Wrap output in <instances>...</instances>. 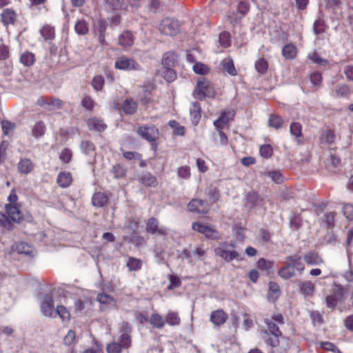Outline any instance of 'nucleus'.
<instances>
[{
  "label": "nucleus",
  "mask_w": 353,
  "mask_h": 353,
  "mask_svg": "<svg viewBox=\"0 0 353 353\" xmlns=\"http://www.w3.org/2000/svg\"><path fill=\"white\" fill-rule=\"evenodd\" d=\"M131 326L128 323L123 322L121 326V336L119 342H112L107 345L108 353H121L122 349H128L131 345Z\"/></svg>",
  "instance_id": "1"
},
{
  "label": "nucleus",
  "mask_w": 353,
  "mask_h": 353,
  "mask_svg": "<svg viewBox=\"0 0 353 353\" xmlns=\"http://www.w3.org/2000/svg\"><path fill=\"white\" fill-rule=\"evenodd\" d=\"M194 94L200 100L205 97L213 98L215 95L214 88L210 81L204 77L198 79Z\"/></svg>",
  "instance_id": "2"
},
{
  "label": "nucleus",
  "mask_w": 353,
  "mask_h": 353,
  "mask_svg": "<svg viewBox=\"0 0 353 353\" xmlns=\"http://www.w3.org/2000/svg\"><path fill=\"white\" fill-rule=\"evenodd\" d=\"M137 134L143 139L151 143L152 149L157 150L156 141L159 138V132L154 125H144L139 126Z\"/></svg>",
  "instance_id": "3"
},
{
  "label": "nucleus",
  "mask_w": 353,
  "mask_h": 353,
  "mask_svg": "<svg viewBox=\"0 0 353 353\" xmlns=\"http://www.w3.org/2000/svg\"><path fill=\"white\" fill-rule=\"evenodd\" d=\"M115 68L125 71H141V65L133 58L125 55L119 57L114 62Z\"/></svg>",
  "instance_id": "4"
},
{
  "label": "nucleus",
  "mask_w": 353,
  "mask_h": 353,
  "mask_svg": "<svg viewBox=\"0 0 353 353\" xmlns=\"http://www.w3.org/2000/svg\"><path fill=\"white\" fill-rule=\"evenodd\" d=\"M229 248H234V245L232 243L230 244L227 243H221L219 247L214 249V253L227 262L232 261L237 259L239 256V254L235 250H229Z\"/></svg>",
  "instance_id": "5"
},
{
  "label": "nucleus",
  "mask_w": 353,
  "mask_h": 353,
  "mask_svg": "<svg viewBox=\"0 0 353 353\" xmlns=\"http://www.w3.org/2000/svg\"><path fill=\"white\" fill-rule=\"evenodd\" d=\"M159 30L163 34L173 37L179 32V22L172 18H165L160 23Z\"/></svg>",
  "instance_id": "6"
},
{
  "label": "nucleus",
  "mask_w": 353,
  "mask_h": 353,
  "mask_svg": "<svg viewBox=\"0 0 353 353\" xmlns=\"http://www.w3.org/2000/svg\"><path fill=\"white\" fill-rule=\"evenodd\" d=\"M192 228L193 230L204 234L207 239L217 240L220 238L219 232L212 226L203 225L199 222H194Z\"/></svg>",
  "instance_id": "7"
},
{
  "label": "nucleus",
  "mask_w": 353,
  "mask_h": 353,
  "mask_svg": "<svg viewBox=\"0 0 353 353\" xmlns=\"http://www.w3.org/2000/svg\"><path fill=\"white\" fill-rule=\"evenodd\" d=\"M249 8L250 6L247 1H240L237 6L236 12H233L228 17L230 23L234 25L239 23L248 13Z\"/></svg>",
  "instance_id": "8"
},
{
  "label": "nucleus",
  "mask_w": 353,
  "mask_h": 353,
  "mask_svg": "<svg viewBox=\"0 0 353 353\" xmlns=\"http://www.w3.org/2000/svg\"><path fill=\"white\" fill-rule=\"evenodd\" d=\"M188 208L192 212L205 214L209 212L210 206L205 200L193 199L188 204Z\"/></svg>",
  "instance_id": "9"
},
{
  "label": "nucleus",
  "mask_w": 353,
  "mask_h": 353,
  "mask_svg": "<svg viewBox=\"0 0 353 353\" xmlns=\"http://www.w3.org/2000/svg\"><path fill=\"white\" fill-rule=\"evenodd\" d=\"M344 292L345 290L342 286H337L336 290L332 294L326 296L325 302L327 307L334 309L336 306L338 301H342Z\"/></svg>",
  "instance_id": "10"
},
{
  "label": "nucleus",
  "mask_w": 353,
  "mask_h": 353,
  "mask_svg": "<svg viewBox=\"0 0 353 353\" xmlns=\"http://www.w3.org/2000/svg\"><path fill=\"white\" fill-rule=\"evenodd\" d=\"M41 312L43 315L52 317L53 316L54 305L52 297L50 294H44L42 296L41 303Z\"/></svg>",
  "instance_id": "11"
},
{
  "label": "nucleus",
  "mask_w": 353,
  "mask_h": 353,
  "mask_svg": "<svg viewBox=\"0 0 353 353\" xmlns=\"http://www.w3.org/2000/svg\"><path fill=\"white\" fill-rule=\"evenodd\" d=\"M235 112L230 110L223 112L219 117L214 121V125L216 130H222L225 126L233 119Z\"/></svg>",
  "instance_id": "12"
},
{
  "label": "nucleus",
  "mask_w": 353,
  "mask_h": 353,
  "mask_svg": "<svg viewBox=\"0 0 353 353\" xmlns=\"http://www.w3.org/2000/svg\"><path fill=\"white\" fill-rule=\"evenodd\" d=\"M146 231L152 234H158L159 235H167L168 231L165 228L159 227V221L157 219L152 217L148 220L146 224Z\"/></svg>",
  "instance_id": "13"
},
{
  "label": "nucleus",
  "mask_w": 353,
  "mask_h": 353,
  "mask_svg": "<svg viewBox=\"0 0 353 353\" xmlns=\"http://www.w3.org/2000/svg\"><path fill=\"white\" fill-rule=\"evenodd\" d=\"M285 263L291 265L299 272H303L305 265L301 261V256L299 254H294L285 258Z\"/></svg>",
  "instance_id": "14"
},
{
  "label": "nucleus",
  "mask_w": 353,
  "mask_h": 353,
  "mask_svg": "<svg viewBox=\"0 0 353 353\" xmlns=\"http://www.w3.org/2000/svg\"><path fill=\"white\" fill-rule=\"evenodd\" d=\"M82 152L90 157L89 163H91L95 157V145L89 141H82L80 145Z\"/></svg>",
  "instance_id": "15"
},
{
  "label": "nucleus",
  "mask_w": 353,
  "mask_h": 353,
  "mask_svg": "<svg viewBox=\"0 0 353 353\" xmlns=\"http://www.w3.org/2000/svg\"><path fill=\"white\" fill-rule=\"evenodd\" d=\"M5 208L7 214L12 221L19 223L23 219V214L16 205L6 204Z\"/></svg>",
  "instance_id": "16"
},
{
  "label": "nucleus",
  "mask_w": 353,
  "mask_h": 353,
  "mask_svg": "<svg viewBox=\"0 0 353 353\" xmlns=\"http://www.w3.org/2000/svg\"><path fill=\"white\" fill-rule=\"evenodd\" d=\"M190 115L192 124L196 125L201 117V108L198 102H192L191 103Z\"/></svg>",
  "instance_id": "17"
},
{
  "label": "nucleus",
  "mask_w": 353,
  "mask_h": 353,
  "mask_svg": "<svg viewBox=\"0 0 353 353\" xmlns=\"http://www.w3.org/2000/svg\"><path fill=\"white\" fill-rule=\"evenodd\" d=\"M227 319V314L222 310L213 311L210 314V321L216 326L225 323Z\"/></svg>",
  "instance_id": "18"
},
{
  "label": "nucleus",
  "mask_w": 353,
  "mask_h": 353,
  "mask_svg": "<svg viewBox=\"0 0 353 353\" xmlns=\"http://www.w3.org/2000/svg\"><path fill=\"white\" fill-rule=\"evenodd\" d=\"M303 259L309 265H319L323 263V259L317 252H309L306 253L303 256Z\"/></svg>",
  "instance_id": "19"
},
{
  "label": "nucleus",
  "mask_w": 353,
  "mask_h": 353,
  "mask_svg": "<svg viewBox=\"0 0 353 353\" xmlns=\"http://www.w3.org/2000/svg\"><path fill=\"white\" fill-rule=\"evenodd\" d=\"M88 126L90 130H96L99 132L104 131L107 125L103 123V120L98 118H91L87 121Z\"/></svg>",
  "instance_id": "20"
},
{
  "label": "nucleus",
  "mask_w": 353,
  "mask_h": 353,
  "mask_svg": "<svg viewBox=\"0 0 353 353\" xmlns=\"http://www.w3.org/2000/svg\"><path fill=\"white\" fill-rule=\"evenodd\" d=\"M290 132L294 137V140L298 144L301 143L303 137L302 125L298 122H292L290 126Z\"/></svg>",
  "instance_id": "21"
},
{
  "label": "nucleus",
  "mask_w": 353,
  "mask_h": 353,
  "mask_svg": "<svg viewBox=\"0 0 353 353\" xmlns=\"http://www.w3.org/2000/svg\"><path fill=\"white\" fill-rule=\"evenodd\" d=\"M121 108L127 114H134L137 110V103L132 99H126L122 103Z\"/></svg>",
  "instance_id": "22"
},
{
  "label": "nucleus",
  "mask_w": 353,
  "mask_h": 353,
  "mask_svg": "<svg viewBox=\"0 0 353 353\" xmlns=\"http://www.w3.org/2000/svg\"><path fill=\"white\" fill-rule=\"evenodd\" d=\"M108 201V196L103 192H96L93 194L92 198V203L96 207H103Z\"/></svg>",
  "instance_id": "23"
},
{
  "label": "nucleus",
  "mask_w": 353,
  "mask_h": 353,
  "mask_svg": "<svg viewBox=\"0 0 353 353\" xmlns=\"http://www.w3.org/2000/svg\"><path fill=\"white\" fill-rule=\"evenodd\" d=\"M72 181V175L70 172H60L57 176V182L61 188L68 187Z\"/></svg>",
  "instance_id": "24"
},
{
  "label": "nucleus",
  "mask_w": 353,
  "mask_h": 353,
  "mask_svg": "<svg viewBox=\"0 0 353 353\" xmlns=\"http://www.w3.org/2000/svg\"><path fill=\"white\" fill-rule=\"evenodd\" d=\"M16 20V13L10 9H6L1 14V21L5 26L13 24Z\"/></svg>",
  "instance_id": "25"
},
{
  "label": "nucleus",
  "mask_w": 353,
  "mask_h": 353,
  "mask_svg": "<svg viewBox=\"0 0 353 353\" xmlns=\"http://www.w3.org/2000/svg\"><path fill=\"white\" fill-rule=\"evenodd\" d=\"M105 9L108 12H114L119 9H125L126 4H121L120 0H105Z\"/></svg>",
  "instance_id": "26"
},
{
  "label": "nucleus",
  "mask_w": 353,
  "mask_h": 353,
  "mask_svg": "<svg viewBox=\"0 0 353 353\" xmlns=\"http://www.w3.org/2000/svg\"><path fill=\"white\" fill-rule=\"evenodd\" d=\"M280 294L279 286L274 282L269 283V290L268 293V299L271 302H274Z\"/></svg>",
  "instance_id": "27"
},
{
  "label": "nucleus",
  "mask_w": 353,
  "mask_h": 353,
  "mask_svg": "<svg viewBox=\"0 0 353 353\" xmlns=\"http://www.w3.org/2000/svg\"><path fill=\"white\" fill-rule=\"evenodd\" d=\"M134 43V37L130 32L126 31L119 37V43L125 47H130Z\"/></svg>",
  "instance_id": "28"
},
{
  "label": "nucleus",
  "mask_w": 353,
  "mask_h": 353,
  "mask_svg": "<svg viewBox=\"0 0 353 353\" xmlns=\"http://www.w3.org/2000/svg\"><path fill=\"white\" fill-rule=\"evenodd\" d=\"M46 131V127L43 121H37L34 126L32 128L31 133L32 135L39 139L43 137Z\"/></svg>",
  "instance_id": "29"
},
{
  "label": "nucleus",
  "mask_w": 353,
  "mask_h": 353,
  "mask_svg": "<svg viewBox=\"0 0 353 353\" xmlns=\"http://www.w3.org/2000/svg\"><path fill=\"white\" fill-rule=\"evenodd\" d=\"M139 181L145 185L154 187L157 185V179L150 172L143 173L139 176Z\"/></svg>",
  "instance_id": "30"
},
{
  "label": "nucleus",
  "mask_w": 353,
  "mask_h": 353,
  "mask_svg": "<svg viewBox=\"0 0 353 353\" xmlns=\"http://www.w3.org/2000/svg\"><path fill=\"white\" fill-rule=\"evenodd\" d=\"M295 268L285 263V265L281 268L279 272V275L283 279H289L295 276Z\"/></svg>",
  "instance_id": "31"
},
{
  "label": "nucleus",
  "mask_w": 353,
  "mask_h": 353,
  "mask_svg": "<svg viewBox=\"0 0 353 353\" xmlns=\"http://www.w3.org/2000/svg\"><path fill=\"white\" fill-rule=\"evenodd\" d=\"M176 58V56L173 52H168L165 53L162 59V65L163 68H173L174 66Z\"/></svg>",
  "instance_id": "32"
},
{
  "label": "nucleus",
  "mask_w": 353,
  "mask_h": 353,
  "mask_svg": "<svg viewBox=\"0 0 353 353\" xmlns=\"http://www.w3.org/2000/svg\"><path fill=\"white\" fill-rule=\"evenodd\" d=\"M300 291L305 296H312L314 291V284L310 281H303L299 284Z\"/></svg>",
  "instance_id": "33"
},
{
  "label": "nucleus",
  "mask_w": 353,
  "mask_h": 353,
  "mask_svg": "<svg viewBox=\"0 0 353 353\" xmlns=\"http://www.w3.org/2000/svg\"><path fill=\"white\" fill-rule=\"evenodd\" d=\"M33 167L32 161L28 159L21 160L18 164L19 172L26 174L30 173L32 170Z\"/></svg>",
  "instance_id": "34"
},
{
  "label": "nucleus",
  "mask_w": 353,
  "mask_h": 353,
  "mask_svg": "<svg viewBox=\"0 0 353 353\" xmlns=\"http://www.w3.org/2000/svg\"><path fill=\"white\" fill-rule=\"evenodd\" d=\"M223 69L229 74L234 76L237 74L233 61L230 58L225 59L221 61Z\"/></svg>",
  "instance_id": "35"
},
{
  "label": "nucleus",
  "mask_w": 353,
  "mask_h": 353,
  "mask_svg": "<svg viewBox=\"0 0 353 353\" xmlns=\"http://www.w3.org/2000/svg\"><path fill=\"white\" fill-rule=\"evenodd\" d=\"M263 175L269 177L273 182L277 184L281 183L283 181L282 173L279 170H270L264 172Z\"/></svg>",
  "instance_id": "36"
},
{
  "label": "nucleus",
  "mask_w": 353,
  "mask_h": 353,
  "mask_svg": "<svg viewBox=\"0 0 353 353\" xmlns=\"http://www.w3.org/2000/svg\"><path fill=\"white\" fill-rule=\"evenodd\" d=\"M74 30L79 35H85L89 31L88 24L83 19L79 20L75 23Z\"/></svg>",
  "instance_id": "37"
},
{
  "label": "nucleus",
  "mask_w": 353,
  "mask_h": 353,
  "mask_svg": "<svg viewBox=\"0 0 353 353\" xmlns=\"http://www.w3.org/2000/svg\"><path fill=\"white\" fill-rule=\"evenodd\" d=\"M264 323L266 325L268 332L270 334L282 335V332L278 327V324L273 321V319L269 318L264 319Z\"/></svg>",
  "instance_id": "38"
},
{
  "label": "nucleus",
  "mask_w": 353,
  "mask_h": 353,
  "mask_svg": "<svg viewBox=\"0 0 353 353\" xmlns=\"http://www.w3.org/2000/svg\"><path fill=\"white\" fill-rule=\"evenodd\" d=\"M282 54L286 59H292L296 55V48L293 44H287L282 49Z\"/></svg>",
  "instance_id": "39"
},
{
  "label": "nucleus",
  "mask_w": 353,
  "mask_h": 353,
  "mask_svg": "<svg viewBox=\"0 0 353 353\" xmlns=\"http://www.w3.org/2000/svg\"><path fill=\"white\" fill-rule=\"evenodd\" d=\"M139 97L143 104L149 103L152 101L150 88L147 85H143L141 92L139 94Z\"/></svg>",
  "instance_id": "40"
},
{
  "label": "nucleus",
  "mask_w": 353,
  "mask_h": 353,
  "mask_svg": "<svg viewBox=\"0 0 353 353\" xmlns=\"http://www.w3.org/2000/svg\"><path fill=\"white\" fill-rule=\"evenodd\" d=\"M35 61L34 54L32 52H26L20 57V62L26 66L32 65Z\"/></svg>",
  "instance_id": "41"
},
{
  "label": "nucleus",
  "mask_w": 353,
  "mask_h": 353,
  "mask_svg": "<svg viewBox=\"0 0 353 353\" xmlns=\"http://www.w3.org/2000/svg\"><path fill=\"white\" fill-rule=\"evenodd\" d=\"M40 33L45 40H52L54 38V28L49 25L44 26L40 30Z\"/></svg>",
  "instance_id": "42"
},
{
  "label": "nucleus",
  "mask_w": 353,
  "mask_h": 353,
  "mask_svg": "<svg viewBox=\"0 0 353 353\" xmlns=\"http://www.w3.org/2000/svg\"><path fill=\"white\" fill-rule=\"evenodd\" d=\"M165 321L171 326H176L180 324L181 319L176 312H169L165 316Z\"/></svg>",
  "instance_id": "43"
},
{
  "label": "nucleus",
  "mask_w": 353,
  "mask_h": 353,
  "mask_svg": "<svg viewBox=\"0 0 353 353\" xmlns=\"http://www.w3.org/2000/svg\"><path fill=\"white\" fill-rule=\"evenodd\" d=\"M334 140H335V134L330 129L325 130L321 134V141L322 143L331 144V143H334Z\"/></svg>",
  "instance_id": "44"
},
{
  "label": "nucleus",
  "mask_w": 353,
  "mask_h": 353,
  "mask_svg": "<svg viewBox=\"0 0 353 353\" xmlns=\"http://www.w3.org/2000/svg\"><path fill=\"white\" fill-rule=\"evenodd\" d=\"M54 313L59 315L63 321L70 320V314L68 309L63 305H58Z\"/></svg>",
  "instance_id": "45"
},
{
  "label": "nucleus",
  "mask_w": 353,
  "mask_h": 353,
  "mask_svg": "<svg viewBox=\"0 0 353 353\" xmlns=\"http://www.w3.org/2000/svg\"><path fill=\"white\" fill-rule=\"evenodd\" d=\"M150 323L156 328H161L165 325V321L163 317L158 314H153L150 319Z\"/></svg>",
  "instance_id": "46"
},
{
  "label": "nucleus",
  "mask_w": 353,
  "mask_h": 353,
  "mask_svg": "<svg viewBox=\"0 0 353 353\" xmlns=\"http://www.w3.org/2000/svg\"><path fill=\"white\" fill-rule=\"evenodd\" d=\"M112 172L113 173L114 178L120 179L125 176L126 169L123 165L118 163L112 167Z\"/></svg>",
  "instance_id": "47"
},
{
  "label": "nucleus",
  "mask_w": 353,
  "mask_h": 353,
  "mask_svg": "<svg viewBox=\"0 0 353 353\" xmlns=\"http://www.w3.org/2000/svg\"><path fill=\"white\" fill-rule=\"evenodd\" d=\"M168 125L173 128V133L175 135L183 136L185 134V129L183 126L180 125L179 123L175 120H170Z\"/></svg>",
  "instance_id": "48"
},
{
  "label": "nucleus",
  "mask_w": 353,
  "mask_h": 353,
  "mask_svg": "<svg viewBox=\"0 0 353 353\" xmlns=\"http://www.w3.org/2000/svg\"><path fill=\"white\" fill-rule=\"evenodd\" d=\"M257 266L267 274H270L273 266V263L270 261H266L263 258H261L257 262Z\"/></svg>",
  "instance_id": "49"
},
{
  "label": "nucleus",
  "mask_w": 353,
  "mask_h": 353,
  "mask_svg": "<svg viewBox=\"0 0 353 353\" xmlns=\"http://www.w3.org/2000/svg\"><path fill=\"white\" fill-rule=\"evenodd\" d=\"M268 68V63L264 58H260L256 61L255 69L259 73L261 74H265L267 72Z\"/></svg>",
  "instance_id": "50"
},
{
  "label": "nucleus",
  "mask_w": 353,
  "mask_h": 353,
  "mask_svg": "<svg viewBox=\"0 0 353 353\" xmlns=\"http://www.w3.org/2000/svg\"><path fill=\"white\" fill-rule=\"evenodd\" d=\"M326 28L324 20L321 18L316 19L313 25V31L314 34H319L325 32Z\"/></svg>",
  "instance_id": "51"
},
{
  "label": "nucleus",
  "mask_w": 353,
  "mask_h": 353,
  "mask_svg": "<svg viewBox=\"0 0 353 353\" xmlns=\"http://www.w3.org/2000/svg\"><path fill=\"white\" fill-rule=\"evenodd\" d=\"M126 265L130 271H137L141 268L142 262L139 259L130 257L129 258Z\"/></svg>",
  "instance_id": "52"
},
{
  "label": "nucleus",
  "mask_w": 353,
  "mask_h": 353,
  "mask_svg": "<svg viewBox=\"0 0 353 353\" xmlns=\"http://www.w3.org/2000/svg\"><path fill=\"white\" fill-rule=\"evenodd\" d=\"M350 87L347 85L340 84L336 88L334 96L336 97H346L350 93Z\"/></svg>",
  "instance_id": "53"
},
{
  "label": "nucleus",
  "mask_w": 353,
  "mask_h": 353,
  "mask_svg": "<svg viewBox=\"0 0 353 353\" xmlns=\"http://www.w3.org/2000/svg\"><path fill=\"white\" fill-rule=\"evenodd\" d=\"M268 122L270 126L276 129L280 128L283 123V119L278 115H270Z\"/></svg>",
  "instance_id": "54"
},
{
  "label": "nucleus",
  "mask_w": 353,
  "mask_h": 353,
  "mask_svg": "<svg viewBox=\"0 0 353 353\" xmlns=\"http://www.w3.org/2000/svg\"><path fill=\"white\" fill-rule=\"evenodd\" d=\"M97 300L98 301L103 305H114V301L112 296L110 295L101 293L98 294L97 296Z\"/></svg>",
  "instance_id": "55"
},
{
  "label": "nucleus",
  "mask_w": 353,
  "mask_h": 353,
  "mask_svg": "<svg viewBox=\"0 0 353 353\" xmlns=\"http://www.w3.org/2000/svg\"><path fill=\"white\" fill-rule=\"evenodd\" d=\"M163 77L168 82H172L176 77V72L172 68H163Z\"/></svg>",
  "instance_id": "56"
},
{
  "label": "nucleus",
  "mask_w": 353,
  "mask_h": 353,
  "mask_svg": "<svg viewBox=\"0 0 353 353\" xmlns=\"http://www.w3.org/2000/svg\"><path fill=\"white\" fill-rule=\"evenodd\" d=\"M230 35L227 32H223L219 34V43L223 48H228L230 46Z\"/></svg>",
  "instance_id": "57"
},
{
  "label": "nucleus",
  "mask_w": 353,
  "mask_h": 353,
  "mask_svg": "<svg viewBox=\"0 0 353 353\" xmlns=\"http://www.w3.org/2000/svg\"><path fill=\"white\" fill-rule=\"evenodd\" d=\"M320 345L323 349L332 352L333 353H342L341 351L335 345V344L331 342H321Z\"/></svg>",
  "instance_id": "58"
},
{
  "label": "nucleus",
  "mask_w": 353,
  "mask_h": 353,
  "mask_svg": "<svg viewBox=\"0 0 353 353\" xmlns=\"http://www.w3.org/2000/svg\"><path fill=\"white\" fill-rule=\"evenodd\" d=\"M104 85V79L101 76H96L93 78L92 85L97 91L101 90Z\"/></svg>",
  "instance_id": "59"
},
{
  "label": "nucleus",
  "mask_w": 353,
  "mask_h": 353,
  "mask_svg": "<svg viewBox=\"0 0 353 353\" xmlns=\"http://www.w3.org/2000/svg\"><path fill=\"white\" fill-rule=\"evenodd\" d=\"M0 226L12 230L13 224L6 215L0 212Z\"/></svg>",
  "instance_id": "60"
},
{
  "label": "nucleus",
  "mask_w": 353,
  "mask_h": 353,
  "mask_svg": "<svg viewBox=\"0 0 353 353\" xmlns=\"http://www.w3.org/2000/svg\"><path fill=\"white\" fill-rule=\"evenodd\" d=\"M193 70L195 73L204 75L209 72V68L207 65L201 63H197L193 66Z\"/></svg>",
  "instance_id": "61"
},
{
  "label": "nucleus",
  "mask_w": 353,
  "mask_h": 353,
  "mask_svg": "<svg viewBox=\"0 0 353 353\" xmlns=\"http://www.w3.org/2000/svg\"><path fill=\"white\" fill-rule=\"evenodd\" d=\"M272 336H269L265 339L266 343L271 346L272 347H276L279 345V337L282 335L277 334H271Z\"/></svg>",
  "instance_id": "62"
},
{
  "label": "nucleus",
  "mask_w": 353,
  "mask_h": 353,
  "mask_svg": "<svg viewBox=\"0 0 353 353\" xmlns=\"http://www.w3.org/2000/svg\"><path fill=\"white\" fill-rule=\"evenodd\" d=\"M17 250L19 253L24 254L26 255H31L32 253V248L28 244L26 243H21L17 245Z\"/></svg>",
  "instance_id": "63"
},
{
  "label": "nucleus",
  "mask_w": 353,
  "mask_h": 353,
  "mask_svg": "<svg viewBox=\"0 0 353 353\" xmlns=\"http://www.w3.org/2000/svg\"><path fill=\"white\" fill-rule=\"evenodd\" d=\"M343 214L348 220H353V204H345L343 208Z\"/></svg>",
  "instance_id": "64"
}]
</instances>
